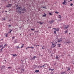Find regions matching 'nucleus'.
I'll list each match as a JSON object with an SVG mask.
<instances>
[{
	"instance_id": "obj_28",
	"label": "nucleus",
	"mask_w": 74,
	"mask_h": 74,
	"mask_svg": "<svg viewBox=\"0 0 74 74\" xmlns=\"http://www.w3.org/2000/svg\"><path fill=\"white\" fill-rule=\"evenodd\" d=\"M73 4H72V3H71L70 4L71 6H73Z\"/></svg>"
},
{
	"instance_id": "obj_25",
	"label": "nucleus",
	"mask_w": 74,
	"mask_h": 74,
	"mask_svg": "<svg viewBox=\"0 0 74 74\" xmlns=\"http://www.w3.org/2000/svg\"><path fill=\"white\" fill-rule=\"evenodd\" d=\"M54 34H56V31L55 30V31L54 32Z\"/></svg>"
},
{
	"instance_id": "obj_57",
	"label": "nucleus",
	"mask_w": 74,
	"mask_h": 74,
	"mask_svg": "<svg viewBox=\"0 0 74 74\" xmlns=\"http://www.w3.org/2000/svg\"><path fill=\"white\" fill-rule=\"evenodd\" d=\"M65 74H67V73H65Z\"/></svg>"
},
{
	"instance_id": "obj_10",
	"label": "nucleus",
	"mask_w": 74,
	"mask_h": 74,
	"mask_svg": "<svg viewBox=\"0 0 74 74\" xmlns=\"http://www.w3.org/2000/svg\"><path fill=\"white\" fill-rule=\"evenodd\" d=\"M71 43V42L70 41H69L67 40V41L66 43H67V44H70Z\"/></svg>"
},
{
	"instance_id": "obj_40",
	"label": "nucleus",
	"mask_w": 74,
	"mask_h": 74,
	"mask_svg": "<svg viewBox=\"0 0 74 74\" xmlns=\"http://www.w3.org/2000/svg\"><path fill=\"white\" fill-rule=\"evenodd\" d=\"M55 13H56V14H58V12H57V11H56V12H55Z\"/></svg>"
},
{
	"instance_id": "obj_54",
	"label": "nucleus",
	"mask_w": 74,
	"mask_h": 74,
	"mask_svg": "<svg viewBox=\"0 0 74 74\" xmlns=\"http://www.w3.org/2000/svg\"><path fill=\"white\" fill-rule=\"evenodd\" d=\"M23 70V69H21V70Z\"/></svg>"
},
{
	"instance_id": "obj_33",
	"label": "nucleus",
	"mask_w": 74,
	"mask_h": 74,
	"mask_svg": "<svg viewBox=\"0 0 74 74\" xmlns=\"http://www.w3.org/2000/svg\"><path fill=\"white\" fill-rule=\"evenodd\" d=\"M49 71L51 70V71H52V69H51V68L49 69Z\"/></svg>"
},
{
	"instance_id": "obj_3",
	"label": "nucleus",
	"mask_w": 74,
	"mask_h": 74,
	"mask_svg": "<svg viewBox=\"0 0 74 74\" xmlns=\"http://www.w3.org/2000/svg\"><path fill=\"white\" fill-rule=\"evenodd\" d=\"M69 26L68 25H64V29H67L68 28V27H69Z\"/></svg>"
},
{
	"instance_id": "obj_12",
	"label": "nucleus",
	"mask_w": 74,
	"mask_h": 74,
	"mask_svg": "<svg viewBox=\"0 0 74 74\" xmlns=\"http://www.w3.org/2000/svg\"><path fill=\"white\" fill-rule=\"evenodd\" d=\"M65 33L66 34V33H67L68 32H69V31H68V30H67L66 31H65Z\"/></svg>"
},
{
	"instance_id": "obj_62",
	"label": "nucleus",
	"mask_w": 74,
	"mask_h": 74,
	"mask_svg": "<svg viewBox=\"0 0 74 74\" xmlns=\"http://www.w3.org/2000/svg\"><path fill=\"white\" fill-rule=\"evenodd\" d=\"M41 46L42 47V46Z\"/></svg>"
},
{
	"instance_id": "obj_23",
	"label": "nucleus",
	"mask_w": 74,
	"mask_h": 74,
	"mask_svg": "<svg viewBox=\"0 0 74 74\" xmlns=\"http://www.w3.org/2000/svg\"><path fill=\"white\" fill-rule=\"evenodd\" d=\"M66 73V72H62L61 73V74H64V73Z\"/></svg>"
},
{
	"instance_id": "obj_30",
	"label": "nucleus",
	"mask_w": 74,
	"mask_h": 74,
	"mask_svg": "<svg viewBox=\"0 0 74 74\" xmlns=\"http://www.w3.org/2000/svg\"><path fill=\"white\" fill-rule=\"evenodd\" d=\"M3 47V45H0V48H1V47Z\"/></svg>"
},
{
	"instance_id": "obj_14",
	"label": "nucleus",
	"mask_w": 74,
	"mask_h": 74,
	"mask_svg": "<svg viewBox=\"0 0 74 74\" xmlns=\"http://www.w3.org/2000/svg\"><path fill=\"white\" fill-rule=\"evenodd\" d=\"M65 3H66V2L65 1V0H64V2L62 3L63 4H65Z\"/></svg>"
},
{
	"instance_id": "obj_4",
	"label": "nucleus",
	"mask_w": 74,
	"mask_h": 74,
	"mask_svg": "<svg viewBox=\"0 0 74 74\" xmlns=\"http://www.w3.org/2000/svg\"><path fill=\"white\" fill-rule=\"evenodd\" d=\"M12 6V4H8L7 6V7H8V8H9L10 7H11Z\"/></svg>"
},
{
	"instance_id": "obj_52",
	"label": "nucleus",
	"mask_w": 74,
	"mask_h": 74,
	"mask_svg": "<svg viewBox=\"0 0 74 74\" xmlns=\"http://www.w3.org/2000/svg\"><path fill=\"white\" fill-rule=\"evenodd\" d=\"M27 48H28L27 47V48H26V49H27Z\"/></svg>"
},
{
	"instance_id": "obj_61",
	"label": "nucleus",
	"mask_w": 74,
	"mask_h": 74,
	"mask_svg": "<svg viewBox=\"0 0 74 74\" xmlns=\"http://www.w3.org/2000/svg\"><path fill=\"white\" fill-rule=\"evenodd\" d=\"M69 34H70V33H69Z\"/></svg>"
},
{
	"instance_id": "obj_9",
	"label": "nucleus",
	"mask_w": 74,
	"mask_h": 74,
	"mask_svg": "<svg viewBox=\"0 0 74 74\" xmlns=\"http://www.w3.org/2000/svg\"><path fill=\"white\" fill-rule=\"evenodd\" d=\"M54 21H55L54 20H51V21H50V23L51 24H52L53 22H54Z\"/></svg>"
},
{
	"instance_id": "obj_27",
	"label": "nucleus",
	"mask_w": 74,
	"mask_h": 74,
	"mask_svg": "<svg viewBox=\"0 0 74 74\" xmlns=\"http://www.w3.org/2000/svg\"><path fill=\"white\" fill-rule=\"evenodd\" d=\"M58 47H60V44H58Z\"/></svg>"
},
{
	"instance_id": "obj_2",
	"label": "nucleus",
	"mask_w": 74,
	"mask_h": 74,
	"mask_svg": "<svg viewBox=\"0 0 74 74\" xmlns=\"http://www.w3.org/2000/svg\"><path fill=\"white\" fill-rule=\"evenodd\" d=\"M56 46V43H54V44L53 43L52 45L51 48H53V47H55Z\"/></svg>"
},
{
	"instance_id": "obj_24",
	"label": "nucleus",
	"mask_w": 74,
	"mask_h": 74,
	"mask_svg": "<svg viewBox=\"0 0 74 74\" xmlns=\"http://www.w3.org/2000/svg\"><path fill=\"white\" fill-rule=\"evenodd\" d=\"M15 38V36H14L12 37V39H14V38Z\"/></svg>"
},
{
	"instance_id": "obj_45",
	"label": "nucleus",
	"mask_w": 74,
	"mask_h": 74,
	"mask_svg": "<svg viewBox=\"0 0 74 74\" xmlns=\"http://www.w3.org/2000/svg\"><path fill=\"white\" fill-rule=\"evenodd\" d=\"M34 47H31V48H33Z\"/></svg>"
},
{
	"instance_id": "obj_31",
	"label": "nucleus",
	"mask_w": 74,
	"mask_h": 74,
	"mask_svg": "<svg viewBox=\"0 0 74 74\" xmlns=\"http://www.w3.org/2000/svg\"><path fill=\"white\" fill-rule=\"evenodd\" d=\"M49 15H52V13H49Z\"/></svg>"
},
{
	"instance_id": "obj_59",
	"label": "nucleus",
	"mask_w": 74,
	"mask_h": 74,
	"mask_svg": "<svg viewBox=\"0 0 74 74\" xmlns=\"http://www.w3.org/2000/svg\"><path fill=\"white\" fill-rule=\"evenodd\" d=\"M18 69H20V68H18Z\"/></svg>"
},
{
	"instance_id": "obj_32",
	"label": "nucleus",
	"mask_w": 74,
	"mask_h": 74,
	"mask_svg": "<svg viewBox=\"0 0 74 74\" xmlns=\"http://www.w3.org/2000/svg\"><path fill=\"white\" fill-rule=\"evenodd\" d=\"M41 9H40V8H39V9H38V11H40V10H41Z\"/></svg>"
},
{
	"instance_id": "obj_13",
	"label": "nucleus",
	"mask_w": 74,
	"mask_h": 74,
	"mask_svg": "<svg viewBox=\"0 0 74 74\" xmlns=\"http://www.w3.org/2000/svg\"><path fill=\"white\" fill-rule=\"evenodd\" d=\"M35 58L37 59V57L36 56H34L32 59H33L34 60L35 59Z\"/></svg>"
},
{
	"instance_id": "obj_51",
	"label": "nucleus",
	"mask_w": 74,
	"mask_h": 74,
	"mask_svg": "<svg viewBox=\"0 0 74 74\" xmlns=\"http://www.w3.org/2000/svg\"><path fill=\"white\" fill-rule=\"evenodd\" d=\"M39 22V23H41V22H37V23H38Z\"/></svg>"
},
{
	"instance_id": "obj_64",
	"label": "nucleus",
	"mask_w": 74,
	"mask_h": 74,
	"mask_svg": "<svg viewBox=\"0 0 74 74\" xmlns=\"http://www.w3.org/2000/svg\"><path fill=\"white\" fill-rule=\"evenodd\" d=\"M38 46H39V45H38Z\"/></svg>"
},
{
	"instance_id": "obj_46",
	"label": "nucleus",
	"mask_w": 74,
	"mask_h": 74,
	"mask_svg": "<svg viewBox=\"0 0 74 74\" xmlns=\"http://www.w3.org/2000/svg\"><path fill=\"white\" fill-rule=\"evenodd\" d=\"M54 69H52V71H53V70H54Z\"/></svg>"
},
{
	"instance_id": "obj_16",
	"label": "nucleus",
	"mask_w": 74,
	"mask_h": 74,
	"mask_svg": "<svg viewBox=\"0 0 74 74\" xmlns=\"http://www.w3.org/2000/svg\"><path fill=\"white\" fill-rule=\"evenodd\" d=\"M38 67V68H39V69H41V68H42V66H38V67Z\"/></svg>"
},
{
	"instance_id": "obj_18",
	"label": "nucleus",
	"mask_w": 74,
	"mask_h": 74,
	"mask_svg": "<svg viewBox=\"0 0 74 74\" xmlns=\"http://www.w3.org/2000/svg\"><path fill=\"white\" fill-rule=\"evenodd\" d=\"M67 69H68V70H67V71H69V70L70 71V67H68Z\"/></svg>"
},
{
	"instance_id": "obj_63",
	"label": "nucleus",
	"mask_w": 74,
	"mask_h": 74,
	"mask_svg": "<svg viewBox=\"0 0 74 74\" xmlns=\"http://www.w3.org/2000/svg\"><path fill=\"white\" fill-rule=\"evenodd\" d=\"M9 33H10V32H9Z\"/></svg>"
},
{
	"instance_id": "obj_26",
	"label": "nucleus",
	"mask_w": 74,
	"mask_h": 74,
	"mask_svg": "<svg viewBox=\"0 0 74 74\" xmlns=\"http://www.w3.org/2000/svg\"><path fill=\"white\" fill-rule=\"evenodd\" d=\"M42 8H45V9H47V8L45 7H42Z\"/></svg>"
},
{
	"instance_id": "obj_36",
	"label": "nucleus",
	"mask_w": 74,
	"mask_h": 74,
	"mask_svg": "<svg viewBox=\"0 0 74 74\" xmlns=\"http://www.w3.org/2000/svg\"><path fill=\"white\" fill-rule=\"evenodd\" d=\"M51 74H53V72H52L51 73Z\"/></svg>"
},
{
	"instance_id": "obj_47",
	"label": "nucleus",
	"mask_w": 74,
	"mask_h": 74,
	"mask_svg": "<svg viewBox=\"0 0 74 74\" xmlns=\"http://www.w3.org/2000/svg\"><path fill=\"white\" fill-rule=\"evenodd\" d=\"M2 49H3V48H4V47H3L2 48Z\"/></svg>"
},
{
	"instance_id": "obj_17",
	"label": "nucleus",
	"mask_w": 74,
	"mask_h": 74,
	"mask_svg": "<svg viewBox=\"0 0 74 74\" xmlns=\"http://www.w3.org/2000/svg\"><path fill=\"white\" fill-rule=\"evenodd\" d=\"M45 15H43L42 16L44 17L45 16V17L46 16V15H47V14H45V13H44Z\"/></svg>"
},
{
	"instance_id": "obj_56",
	"label": "nucleus",
	"mask_w": 74,
	"mask_h": 74,
	"mask_svg": "<svg viewBox=\"0 0 74 74\" xmlns=\"http://www.w3.org/2000/svg\"><path fill=\"white\" fill-rule=\"evenodd\" d=\"M55 43H57V42H55Z\"/></svg>"
},
{
	"instance_id": "obj_60",
	"label": "nucleus",
	"mask_w": 74,
	"mask_h": 74,
	"mask_svg": "<svg viewBox=\"0 0 74 74\" xmlns=\"http://www.w3.org/2000/svg\"><path fill=\"white\" fill-rule=\"evenodd\" d=\"M19 47V46H18L17 47Z\"/></svg>"
},
{
	"instance_id": "obj_50",
	"label": "nucleus",
	"mask_w": 74,
	"mask_h": 74,
	"mask_svg": "<svg viewBox=\"0 0 74 74\" xmlns=\"http://www.w3.org/2000/svg\"><path fill=\"white\" fill-rule=\"evenodd\" d=\"M5 12H7V11H5Z\"/></svg>"
},
{
	"instance_id": "obj_38",
	"label": "nucleus",
	"mask_w": 74,
	"mask_h": 74,
	"mask_svg": "<svg viewBox=\"0 0 74 74\" xmlns=\"http://www.w3.org/2000/svg\"><path fill=\"white\" fill-rule=\"evenodd\" d=\"M8 69H11V67H8Z\"/></svg>"
},
{
	"instance_id": "obj_49",
	"label": "nucleus",
	"mask_w": 74,
	"mask_h": 74,
	"mask_svg": "<svg viewBox=\"0 0 74 74\" xmlns=\"http://www.w3.org/2000/svg\"><path fill=\"white\" fill-rule=\"evenodd\" d=\"M18 5H17L16 6V7H18Z\"/></svg>"
},
{
	"instance_id": "obj_22",
	"label": "nucleus",
	"mask_w": 74,
	"mask_h": 74,
	"mask_svg": "<svg viewBox=\"0 0 74 74\" xmlns=\"http://www.w3.org/2000/svg\"><path fill=\"white\" fill-rule=\"evenodd\" d=\"M7 45H7V44H5V43L4 47H6V46H7Z\"/></svg>"
},
{
	"instance_id": "obj_53",
	"label": "nucleus",
	"mask_w": 74,
	"mask_h": 74,
	"mask_svg": "<svg viewBox=\"0 0 74 74\" xmlns=\"http://www.w3.org/2000/svg\"><path fill=\"white\" fill-rule=\"evenodd\" d=\"M36 33H37V32H38V31H36Z\"/></svg>"
},
{
	"instance_id": "obj_29",
	"label": "nucleus",
	"mask_w": 74,
	"mask_h": 74,
	"mask_svg": "<svg viewBox=\"0 0 74 74\" xmlns=\"http://www.w3.org/2000/svg\"><path fill=\"white\" fill-rule=\"evenodd\" d=\"M45 64L43 65L42 66V67H45Z\"/></svg>"
},
{
	"instance_id": "obj_55",
	"label": "nucleus",
	"mask_w": 74,
	"mask_h": 74,
	"mask_svg": "<svg viewBox=\"0 0 74 74\" xmlns=\"http://www.w3.org/2000/svg\"><path fill=\"white\" fill-rule=\"evenodd\" d=\"M42 49H44V48L43 47H42Z\"/></svg>"
},
{
	"instance_id": "obj_8",
	"label": "nucleus",
	"mask_w": 74,
	"mask_h": 74,
	"mask_svg": "<svg viewBox=\"0 0 74 74\" xmlns=\"http://www.w3.org/2000/svg\"><path fill=\"white\" fill-rule=\"evenodd\" d=\"M7 62V61L6 60H4L3 61V63H6V62Z\"/></svg>"
},
{
	"instance_id": "obj_15",
	"label": "nucleus",
	"mask_w": 74,
	"mask_h": 74,
	"mask_svg": "<svg viewBox=\"0 0 74 74\" xmlns=\"http://www.w3.org/2000/svg\"><path fill=\"white\" fill-rule=\"evenodd\" d=\"M38 72H39V70H36L35 71V73H38Z\"/></svg>"
},
{
	"instance_id": "obj_5",
	"label": "nucleus",
	"mask_w": 74,
	"mask_h": 74,
	"mask_svg": "<svg viewBox=\"0 0 74 74\" xmlns=\"http://www.w3.org/2000/svg\"><path fill=\"white\" fill-rule=\"evenodd\" d=\"M53 29H54V30H56V31H59V28H57V29L56 28H53Z\"/></svg>"
},
{
	"instance_id": "obj_37",
	"label": "nucleus",
	"mask_w": 74,
	"mask_h": 74,
	"mask_svg": "<svg viewBox=\"0 0 74 74\" xmlns=\"http://www.w3.org/2000/svg\"><path fill=\"white\" fill-rule=\"evenodd\" d=\"M44 23H40V25H42V24Z\"/></svg>"
},
{
	"instance_id": "obj_43",
	"label": "nucleus",
	"mask_w": 74,
	"mask_h": 74,
	"mask_svg": "<svg viewBox=\"0 0 74 74\" xmlns=\"http://www.w3.org/2000/svg\"><path fill=\"white\" fill-rule=\"evenodd\" d=\"M11 25H10L9 26V27H11Z\"/></svg>"
},
{
	"instance_id": "obj_42",
	"label": "nucleus",
	"mask_w": 74,
	"mask_h": 74,
	"mask_svg": "<svg viewBox=\"0 0 74 74\" xmlns=\"http://www.w3.org/2000/svg\"><path fill=\"white\" fill-rule=\"evenodd\" d=\"M5 37H7V34H6L5 35Z\"/></svg>"
},
{
	"instance_id": "obj_48",
	"label": "nucleus",
	"mask_w": 74,
	"mask_h": 74,
	"mask_svg": "<svg viewBox=\"0 0 74 74\" xmlns=\"http://www.w3.org/2000/svg\"><path fill=\"white\" fill-rule=\"evenodd\" d=\"M27 48H31V47H27Z\"/></svg>"
},
{
	"instance_id": "obj_41",
	"label": "nucleus",
	"mask_w": 74,
	"mask_h": 74,
	"mask_svg": "<svg viewBox=\"0 0 74 74\" xmlns=\"http://www.w3.org/2000/svg\"><path fill=\"white\" fill-rule=\"evenodd\" d=\"M2 50H3V49L2 48L1 49V51H2Z\"/></svg>"
},
{
	"instance_id": "obj_11",
	"label": "nucleus",
	"mask_w": 74,
	"mask_h": 74,
	"mask_svg": "<svg viewBox=\"0 0 74 74\" xmlns=\"http://www.w3.org/2000/svg\"><path fill=\"white\" fill-rule=\"evenodd\" d=\"M58 18H60V19H61V18H62V16H60V15H59L58 16Z\"/></svg>"
},
{
	"instance_id": "obj_6",
	"label": "nucleus",
	"mask_w": 74,
	"mask_h": 74,
	"mask_svg": "<svg viewBox=\"0 0 74 74\" xmlns=\"http://www.w3.org/2000/svg\"><path fill=\"white\" fill-rule=\"evenodd\" d=\"M58 58H59V57H58V55H57L56 56V60H58L59 59H58Z\"/></svg>"
},
{
	"instance_id": "obj_20",
	"label": "nucleus",
	"mask_w": 74,
	"mask_h": 74,
	"mask_svg": "<svg viewBox=\"0 0 74 74\" xmlns=\"http://www.w3.org/2000/svg\"><path fill=\"white\" fill-rule=\"evenodd\" d=\"M62 40H59L58 41V42H62Z\"/></svg>"
},
{
	"instance_id": "obj_7",
	"label": "nucleus",
	"mask_w": 74,
	"mask_h": 74,
	"mask_svg": "<svg viewBox=\"0 0 74 74\" xmlns=\"http://www.w3.org/2000/svg\"><path fill=\"white\" fill-rule=\"evenodd\" d=\"M12 55H13V57H14V58H15V56H17V55L16 54H12Z\"/></svg>"
},
{
	"instance_id": "obj_19",
	"label": "nucleus",
	"mask_w": 74,
	"mask_h": 74,
	"mask_svg": "<svg viewBox=\"0 0 74 74\" xmlns=\"http://www.w3.org/2000/svg\"><path fill=\"white\" fill-rule=\"evenodd\" d=\"M22 46H21V48H23V47H24V44H22Z\"/></svg>"
},
{
	"instance_id": "obj_34",
	"label": "nucleus",
	"mask_w": 74,
	"mask_h": 74,
	"mask_svg": "<svg viewBox=\"0 0 74 74\" xmlns=\"http://www.w3.org/2000/svg\"><path fill=\"white\" fill-rule=\"evenodd\" d=\"M34 30V29H31V30Z\"/></svg>"
},
{
	"instance_id": "obj_1",
	"label": "nucleus",
	"mask_w": 74,
	"mask_h": 74,
	"mask_svg": "<svg viewBox=\"0 0 74 74\" xmlns=\"http://www.w3.org/2000/svg\"><path fill=\"white\" fill-rule=\"evenodd\" d=\"M16 10L17 12H19L20 14H22V13H24V12H22V11H26V9L24 8L22 9V8L21 7H17L16 8Z\"/></svg>"
},
{
	"instance_id": "obj_35",
	"label": "nucleus",
	"mask_w": 74,
	"mask_h": 74,
	"mask_svg": "<svg viewBox=\"0 0 74 74\" xmlns=\"http://www.w3.org/2000/svg\"><path fill=\"white\" fill-rule=\"evenodd\" d=\"M3 21H5V18H3Z\"/></svg>"
},
{
	"instance_id": "obj_39",
	"label": "nucleus",
	"mask_w": 74,
	"mask_h": 74,
	"mask_svg": "<svg viewBox=\"0 0 74 74\" xmlns=\"http://www.w3.org/2000/svg\"><path fill=\"white\" fill-rule=\"evenodd\" d=\"M11 32H12V30H11V31H10V33H11Z\"/></svg>"
},
{
	"instance_id": "obj_21",
	"label": "nucleus",
	"mask_w": 74,
	"mask_h": 74,
	"mask_svg": "<svg viewBox=\"0 0 74 74\" xmlns=\"http://www.w3.org/2000/svg\"><path fill=\"white\" fill-rule=\"evenodd\" d=\"M33 66H34L35 67H37V66H36V65H33Z\"/></svg>"
},
{
	"instance_id": "obj_44",
	"label": "nucleus",
	"mask_w": 74,
	"mask_h": 74,
	"mask_svg": "<svg viewBox=\"0 0 74 74\" xmlns=\"http://www.w3.org/2000/svg\"><path fill=\"white\" fill-rule=\"evenodd\" d=\"M72 0H71L70 1H69V2H70V1H72Z\"/></svg>"
},
{
	"instance_id": "obj_58",
	"label": "nucleus",
	"mask_w": 74,
	"mask_h": 74,
	"mask_svg": "<svg viewBox=\"0 0 74 74\" xmlns=\"http://www.w3.org/2000/svg\"><path fill=\"white\" fill-rule=\"evenodd\" d=\"M23 71H24V69H23Z\"/></svg>"
}]
</instances>
